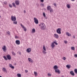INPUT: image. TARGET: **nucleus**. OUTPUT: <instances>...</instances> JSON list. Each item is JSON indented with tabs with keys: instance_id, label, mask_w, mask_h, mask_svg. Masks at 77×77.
I'll return each mask as SVG.
<instances>
[{
	"instance_id": "obj_1",
	"label": "nucleus",
	"mask_w": 77,
	"mask_h": 77,
	"mask_svg": "<svg viewBox=\"0 0 77 77\" xmlns=\"http://www.w3.org/2000/svg\"><path fill=\"white\" fill-rule=\"evenodd\" d=\"M54 69L55 70V72L56 73H58V74H60V70L58 69V66L57 65H55L54 67Z\"/></svg>"
},
{
	"instance_id": "obj_2",
	"label": "nucleus",
	"mask_w": 77,
	"mask_h": 77,
	"mask_svg": "<svg viewBox=\"0 0 77 77\" xmlns=\"http://www.w3.org/2000/svg\"><path fill=\"white\" fill-rule=\"evenodd\" d=\"M39 26H40V29L42 30H44L45 29V25L44 23H41L39 25Z\"/></svg>"
},
{
	"instance_id": "obj_3",
	"label": "nucleus",
	"mask_w": 77,
	"mask_h": 77,
	"mask_svg": "<svg viewBox=\"0 0 77 77\" xmlns=\"http://www.w3.org/2000/svg\"><path fill=\"white\" fill-rule=\"evenodd\" d=\"M54 44H55V45H58V44L57 43V42L56 41L54 42H52L51 44V48L53 49H54V47H55V45H54Z\"/></svg>"
},
{
	"instance_id": "obj_4",
	"label": "nucleus",
	"mask_w": 77,
	"mask_h": 77,
	"mask_svg": "<svg viewBox=\"0 0 77 77\" xmlns=\"http://www.w3.org/2000/svg\"><path fill=\"white\" fill-rule=\"evenodd\" d=\"M11 19L12 21H15L17 20V18L15 16H11Z\"/></svg>"
},
{
	"instance_id": "obj_5",
	"label": "nucleus",
	"mask_w": 77,
	"mask_h": 77,
	"mask_svg": "<svg viewBox=\"0 0 77 77\" xmlns=\"http://www.w3.org/2000/svg\"><path fill=\"white\" fill-rule=\"evenodd\" d=\"M61 30L62 29L61 28H58L56 31V32L58 34H61Z\"/></svg>"
},
{
	"instance_id": "obj_6",
	"label": "nucleus",
	"mask_w": 77,
	"mask_h": 77,
	"mask_svg": "<svg viewBox=\"0 0 77 77\" xmlns=\"http://www.w3.org/2000/svg\"><path fill=\"white\" fill-rule=\"evenodd\" d=\"M28 60L30 63H33V60L30 58H28Z\"/></svg>"
},
{
	"instance_id": "obj_7",
	"label": "nucleus",
	"mask_w": 77,
	"mask_h": 77,
	"mask_svg": "<svg viewBox=\"0 0 77 77\" xmlns=\"http://www.w3.org/2000/svg\"><path fill=\"white\" fill-rule=\"evenodd\" d=\"M2 49L4 52H6V51L7 50V48L6 46L4 45L2 47Z\"/></svg>"
},
{
	"instance_id": "obj_8",
	"label": "nucleus",
	"mask_w": 77,
	"mask_h": 77,
	"mask_svg": "<svg viewBox=\"0 0 77 77\" xmlns=\"http://www.w3.org/2000/svg\"><path fill=\"white\" fill-rule=\"evenodd\" d=\"M34 20L35 23V24H38V23H39L38 19H37V18H36L35 17L34 18Z\"/></svg>"
},
{
	"instance_id": "obj_9",
	"label": "nucleus",
	"mask_w": 77,
	"mask_h": 77,
	"mask_svg": "<svg viewBox=\"0 0 77 77\" xmlns=\"http://www.w3.org/2000/svg\"><path fill=\"white\" fill-rule=\"evenodd\" d=\"M20 26L22 28H23V30H24V31H25V32H26V31H27V29H26V28L24 27V26H23V24H20Z\"/></svg>"
},
{
	"instance_id": "obj_10",
	"label": "nucleus",
	"mask_w": 77,
	"mask_h": 77,
	"mask_svg": "<svg viewBox=\"0 0 77 77\" xmlns=\"http://www.w3.org/2000/svg\"><path fill=\"white\" fill-rule=\"evenodd\" d=\"M54 36L55 37V38H56V39L59 38V35L57 34H54Z\"/></svg>"
},
{
	"instance_id": "obj_11",
	"label": "nucleus",
	"mask_w": 77,
	"mask_h": 77,
	"mask_svg": "<svg viewBox=\"0 0 77 77\" xmlns=\"http://www.w3.org/2000/svg\"><path fill=\"white\" fill-rule=\"evenodd\" d=\"M16 44L17 45H20V41L18 40H17L16 41Z\"/></svg>"
},
{
	"instance_id": "obj_12",
	"label": "nucleus",
	"mask_w": 77,
	"mask_h": 77,
	"mask_svg": "<svg viewBox=\"0 0 77 77\" xmlns=\"http://www.w3.org/2000/svg\"><path fill=\"white\" fill-rule=\"evenodd\" d=\"M31 51V48H28L26 50V52L27 53H30Z\"/></svg>"
},
{
	"instance_id": "obj_13",
	"label": "nucleus",
	"mask_w": 77,
	"mask_h": 77,
	"mask_svg": "<svg viewBox=\"0 0 77 77\" xmlns=\"http://www.w3.org/2000/svg\"><path fill=\"white\" fill-rule=\"evenodd\" d=\"M7 57L8 60H11V57L10 55H8L7 56Z\"/></svg>"
},
{
	"instance_id": "obj_14",
	"label": "nucleus",
	"mask_w": 77,
	"mask_h": 77,
	"mask_svg": "<svg viewBox=\"0 0 77 77\" xmlns=\"http://www.w3.org/2000/svg\"><path fill=\"white\" fill-rule=\"evenodd\" d=\"M70 73L72 75V76H74V75H75V74H74V72L72 71H70Z\"/></svg>"
},
{
	"instance_id": "obj_15",
	"label": "nucleus",
	"mask_w": 77,
	"mask_h": 77,
	"mask_svg": "<svg viewBox=\"0 0 77 77\" xmlns=\"http://www.w3.org/2000/svg\"><path fill=\"white\" fill-rule=\"evenodd\" d=\"M15 3L16 4V5H20V1H16L15 2Z\"/></svg>"
},
{
	"instance_id": "obj_16",
	"label": "nucleus",
	"mask_w": 77,
	"mask_h": 77,
	"mask_svg": "<svg viewBox=\"0 0 77 77\" xmlns=\"http://www.w3.org/2000/svg\"><path fill=\"white\" fill-rule=\"evenodd\" d=\"M9 65L10 68H12V69H14L15 68V67L14 66H12V65L11 64H9Z\"/></svg>"
},
{
	"instance_id": "obj_17",
	"label": "nucleus",
	"mask_w": 77,
	"mask_h": 77,
	"mask_svg": "<svg viewBox=\"0 0 77 77\" xmlns=\"http://www.w3.org/2000/svg\"><path fill=\"white\" fill-rule=\"evenodd\" d=\"M35 32L36 30H35V29L34 28L32 29L31 31V33H35Z\"/></svg>"
},
{
	"instance_id": "obj_18",
	"label": "nucleus",
	"mask_w": 77,
	"mask_h": 77,
	"mask_svg": "<svg viewBox=\"0 0 77 77\" xmlns=\"http://www.w3.org/2000/svg\"><path fill=\"white\" fill-rule=\"evenodd\" d=\"M2 71L4 72H7V70H6L5 67H3L2 68Z\"/></svg>"
},
{
	"instance_id": "obj_19",
	"label": "nucleus",
	"mask_w": 77,
	"mask_h": 77,
	"mask_svg": "<svg viewBox=\"0 0 77 77\" xmlns=\"http://www.w3.org/2000/svg\"><path fill=\"white\" fill-rule=\"evenodd\" d=\"M51 9V6H48L47 7V9L48 10V11H50Z\"/></svg>"
},
{
	"instance_id": "obj_20",
	"label": "nucleus",
	"mask_w": 77,
	"mask_h": 77,
	"mask_svg": "<svg viewBox=\"0 0 77 77\" xmlns=\"http://www.w3.org/2000/svg\"><path fill=\"white\" fill-rule=\"evenodd\" d=\"M66 35H67V36H71V35L68 32H66Z\"/></svg>"
},
{
	"instance_id": "obj_21",
	"label": "nucleus",
	"mask_w": 77,
	"mask_h": 77,
	"mask_svg": "<svg viewBox=\"0 0 77 77\" xmlns=\"http://www.w3.org/2000/svg\"><path fill=\"white\" fill-rule=\"evenodd\" d=\"M43 50H45V51H46V48H45V46L44 45H43Z\"/></svg>"
},
{
	"instance_id": "obj_22",
	"label": "nucleus",
	"mask_w": 77,
	"mask_h": 77,
	"mask_svg": "<svg viewBox=\"0 0 77 77\" xmlns=\"http://www.w3.org/2000/svg\"><path fill=\"white\" fill-rule=\"evenodd\" d=\"M66 67L68 69L70 68H71V65H67L66 66Z\"/></svg>"
},
{
	"instance_id": "obj_23",
	"label": "nucleus",
	"mask_w": 77,
	"mask_h": 77,
	"mask_svg": "<svg viewBox=\"0 0 77 77\" xmlns=\"http://www.w3.org/2000/svg\"><path fill=\"white\" fill-rule=\"evenodd\" d=\"M42 53L43 54H47V52H46V51H45L44 50H43Z\"/></svg>"
},
{
	"instance_id": "obj_24",
	"label": "nucleus",
	"mask_w": 77,
	"mask_h": 77,
	"mask_svg": "<svg viewBox=\"0 0 77 77\" xmlns=\"http://www.w3.org/2000/svg\"><path fill=\"white\" fill-rule=\"evenodd\" d=\"M34 74L35 76H37L38 75V73L36 72H34Z\"/></svg>"
},
{
	"instance_id": "obj_25",
	"label": "nucleus",
	"mask_w": 77,
	"mask_h": 77,
	"mask_svg": "<svg viewBox=\"0 0 77 77\" xmlns=\"http://www.w3.org/2000/svg\"><path fill=\"white\" fill-rule=\"evenodd\" d=\"M66 6L67 8H68L69 9L70 8H71V7L70 6V5H69V4H67L66 5Z\"/></svg>"
},
{
	"instance_id": "obj_26",
	"label": "nucleus",
	"mask_w": 77,
	"mask_h": 77,
	"mask_svg": "<svg viewBox=\"0 0 77 77\" xmlns=\"http://www.w3.org/2000/svg\"><path fill=\"white\" fill-rule=\"evenodd\" d=\"M48 77H50L51 76V74L50 73H48Z\"/></svg>"
},
{
	"instance_id": "obj_27",
	"label": "nucleus",
	"mask_w": 77,
	"mask_h": 77,
	"mask_svg": "<svg viewBox=\"0 0 77 77\" xmlns=\"http://www.w3.org/2000/svg\"><path fill=\"white\" fill-rule=\"evenodd\" d=\"M12 5L13 6H14V8H16V6L15 5V3H12Z\"/></svg>"
},
{
	"instance_id": "obj_28",
	"label": "nucleus",
	"mask_w": 77,
	"mask_h": 77,
	"mask_svg": "<svg viewBox=\"0 0 77 77\" xmlns=\"http://www.w3.org/2000/svg\"><path fill=\"white\" fill-rule=\"evenodd\" d=\"M17 75L18 77H21V74H17Z\"/></svg>"
},
{
	"instance_id": "obj_29",
	"label": "nucleus",
	"mask_w": 77,
	"mask_h": 77,
	"mask_svg": "<svg viewBox=\"0 0 77 77\" xmlns=\"http://www.w3.org/2000/svg\"><path fill=\"white\" fill-rule=\"evenodd\" d=\"M12 54H13V55H14V56H15L16 55V54H15V53L14 52V51L12 52Z\"/></svg>"
},
{
	"instance_id": "obj_30",
	"label": "nucleus",
	"mask_w": 77,
	"mask_h": 77,
	"mask_svg": "<svg viewBox=\"0 0 77 77\" xmlns=\"http://www.w3.org/2000/svg\"><path fill=\"white\" fill-rule=\"evenodd\" d=\"M50 13H51V12H53L54 10H53V9H52V8H51L50 10Z\"/></svg>"
},
{
	"instance_id": "obj_31",
	"label": "nucleus",
	"mask_w": 77,
	"mask_h": 77,
	"mask_svg": "<svg viewBox=\"0 0 77 77\" xmlns=\"http://www.w3.org/2000/svg\"><path fill=\"white\" fill-rule=\"evenodd\" d=\"M71 49L72 50H75V48L74 47H71Z\"/></svg>"
},
{
	"instance_id": "obj_32",
	"label": "nucleus",
	"mask_w": 77,
	"mask_h": 77,
	"mask_svg": "<svg viewBox=\"0 0 77 77\" xmlns=\"http://www.w3.org/2000/svg\"><path fill=\"white\" fill-rule=\"evenodd\" d=\"M13 24H17V22L15 21H14Z\"/></svg>"
},
{
	"instance_id": "obj_33",
	"label": "nucleus",
	"mask_w": 77,
	"mask_h": 77,
	"mask_svg": "<svg viewBox=\"0 0 77 77\" xmlns=\"http://www.w3.org/2000/svg\"><path fill=\"white\" fill-rule=\"evenodd\" d=\"M41 5L42 7H44V4L43 3H41Z\"/></svg>"
},
{
	"instance_id": "obj_34",
	"label": "nucleus",
	"mask_w": 77,
	"mask_h": 77,
	"mask_svg": "<svg viewBox=\"0 0 77 77\" xmlns=\"http://www.w3.org/2000/svg\"><path fill=\"white\" fill-rule=\"evenodd\" d=\"M3 58H4L5 60H8V59H7V58H6V57L5 56H4L3 57Z\"/></svg>"
},
{
	"instance_id": "obj_35",
	"label": "nucleus",
	"mask_w": 77,
	"mask_h": 77,
	"mask_svg": "<svg viewBox=\"0 0 77 77\" xmlns=\"http://www.w3.org/2000/svg\"><path fill=\"white\" fill-rule=\"evenodd\" d=\"M7 33L8 35H10V34L11 33L9 32V31L7 32Z\"/></svg>"
},
{
	"instance_id": "obj_36",
	"label": "nucleus",
	"mask_w": 77,
	"mask_h": 77,
	"mask_svg": "<svg viewBox=\"0 0 77 77\" xmlns=\"http://www.w3.org/2000/svg\"><path fill=\"white\" fill-rule=\"evenodd\" d=\"M74 71L76 74H77V69H75Z\"/></svg>"
},
{
	"instance_id": "obj_37",
	"label": "nucleus",
	"mask_w": 77,
	"mask_h": 77,
	"mask_svg": "<svg viewBox=\"0 0 77 77\" xmlns=\"http://www.w3.org/2000/svg\"><path fill=\"white\" fill-rule=\"evenodd\" d=\"M15 38H16V39H18V38H19V37L16 35L15 36Z\"/></svg>"
},
{
	"instance_id": "obj_38",
	"label": "nucleus",
	"mask_w": 77,
	"mask_h": 77,
	"mask_svg": "<svg viewBox=\"0 0 77 77\" xmlns=\"http://www.w3.org/2000/svg\"><path fill=\"white\" fill-rule=\"evenodd\" d=\"M43 15L45 17H46V15H45V13H43Z\"/></svg>"
},
{
	"instance_id": "obj_39",
	"label": "nucleus",
	"mask_w": 77,
	"mask_h": 77,
	"mask_svg": "<svg viewBox=\"0 0 77 77\" xmlns=\"http://www.w3.org/2000/svg\"><path fill=\"white\" fill-rule=\"evenodd\" d=\"M63 59L64 60H66V58L64 57H63Z\"/></svg>"
},
{
	"instance_id": "obj_40",
	"label": "nucleus",
	"mask_w": 77,
	"mask_h": 77,
	"mask_svg": "<svg viewBox=\"0 0 77 77\" xmlns=\"http://www.w3.org/2000/svg\"><path fill=\"white\" fill-rule=\"evenodd\" d=\"M9 6L10 8H12V5L11 4H9Z\"/></svg>"
},
{
	"instance_id": "obj_41",
	"label": "nucleus",
	"mask_w": 77,
	"mask_h": 77,
	"mask_svg": "<svg viewBox=\"0 0 77 77\" xmlns=\"http://www.w3.org/2000/svg\"><path fill=\"white\" fill-rule=\"evenodd\" d=\"M64 42L65 44H67V43H68V42H67V41H64Z\"/></svg>"
},
{
	"instance_id": "obj_42",
	"label": "nucleus",
	"mask_w": 77,
	"mask_h": 77,
	"mask_svg": "<svg viewBox=\"0 0 77 77\" xmlns=\"http://www.w3.org/2000/svg\"><path fill=\"white\" fill-rule=\"evenodd\" d=\"M54 6L55 7H56L57 6V5H56V4H55V3H54Z\"/></svg>"
},
{
	"instance_id": "obj_43",
	"label": "nucleus",
	"mask_w": 77,
	"mask_h": 77,
	"mask_svg": "<svg viewBox=\"0 0 77 77\" xmlns=\"http://www.w3.org/2000/svg\"><path fill=\"white\" fill-rule=\"evenodd\" d=\"M4 4H5V5H6V4H7V2H4Z\"/></svg>"
},
{
	"instance_id": "obj_44",
	"label": "nucleus",
	"mask_w": 77,
	"mask_h": 77,
	"mask_svg": "<svg viewBox=\"0 0 77 77\" xmlns=\"http://www.w3.org/2000/svg\"><path fill=\"white\" fill-rule=\"evenodd\" d=\"M25 71L26 73H27V72H28V70H25Z\"/></svg>"
},
{
	"instance_id": "obj_45",
	"label": "nucleus",
	"mask_w": 77,
	"mask_h": 77,
	"mask_svg": "<svg viewBox=\"0 0 77 77\" xmlns=\"http://www.w3.org/2000/svg\"><path fill=\"white\" fill-rule=\"evenodd\" d=\"M74 56L75 57H77V54H75Z\"/></svg>"
},
{
	"instance_id": "obj_46",
	"label": "nucleus",
	"mask_w": 77,
	"mask_h": 77,
	"mask_svg": "<svg viewBox=\"0 0 77 77\" xmlns=\"http://www.w3.org/2000/svg\"><path fill=\"white\" fill-rule=\"evenodd\" d=\"M41 2H42V3H43V2H44V0H40Z\"/></svg>"
},
{
	"instance_id": "obj_47",
	"label": "nucleus",
	"mask_w": 77,
	"mask_h": 77,
	"mask_svg": "<svg viewBox=\"0 0 77 77\" xmlns=\"http://www.w3.org/2000/svg\"><path fill=\"white\" fill-rule=\"evenodd\" d=\"M72 37H73V38H75V36H74V35H73Z\"/></svg>"
},
{
	"instance_id": "obj_48",
	"label": "nucleus",
	"mask_w": 77,
	"mask_h": 77,
	"mask_svg": "<svg viewBox=\"0 0 77 77\" xmlns=\"http://www.w3.org/2000/svg\"><path fill=\"white\" fill-rule=\"evenodd\" d=\"M24 13H26V11H25V10H24Z\"/></svg>"
},
{
	"instance_id": "obj_49",
	"label": "nucleus",
	"mask_w": 77,
	"mask_h": 77,
	"mask_svg": "<svg viewBox=\"0 0 77 77\" xmlns=\"http://www.w3.org/2000/svg\"><path fill=\"white\" fill-rule=\"evenodd\" d=\"M19 54H20V55H21V52H19Z\"/></svg>"
},
{
	"instance_id": "obj_50",
	"label": "nucleus",
	"mask_w": 77,
	"mask_h": 77,
	"mask_svg": "<svg viewBox=\"0 0 77 77\" xmlns=\"http://www.w3.org/2000/svg\"><path fill=\"white\" fill-rule=\"evenodd\" d=\"M73 2H74L75 1V0H71Z\"/></svg>"
},
{
	"instance_id": "obj_51",
	"label": "nucleus",
	"mask_w": 77,
	"mask_h": 77,
	"mask_svg": "<svg viewBox=\"0 0 77 77\" xmlns=\"http://www.w3.org/2000/svg\"><path fill=\"white\" fill-rule=\"evenodd\" d=\"M0 18H1V16L0 15Z\"/></svg>"
},
{
	"instance_id": "obj_52",
	"label": "nucleus",
	"mask_w": 77,
	"mask_h": 77,
	"mask_svg": "<svg viewBox=\"0 0 77 77\" xmlns=\"http://www.w3.org/2000/svg\"><path fill=\"white\" fill-rule=\"evenodd\" d=\"M0 77H2L0 75Z\"/></svg>"
},
{
	"instance_id": "obj_53",
	"label": "nucleus",
	"mask_w": 77,
	"mask_h": 77,
	"mask_svg": "<svg viewBox=\"0 0 77 77\" xmlns=\"http://www.w3.org/2000/svg\"><path fill=\"white\" fill-rule=\"evenodd\" d=\"M45 10H46V9H45Z\"/></svg>"
}]
</instances>
